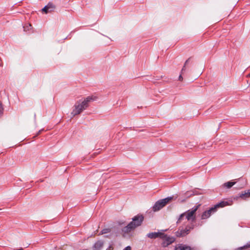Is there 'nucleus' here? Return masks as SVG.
I'll return each mask as SVG.
<instances>
[{"instance_id": "15", "label": "nucleus", "mask_w": 250, "mask_h": 250, "mask_svg": "<svg viewBox=\"0 0 250 250\" xmlns=\"http://www.w3.org/2000/svg\"><path fill=\"white\" fill-rule=\"evenodd\" d=\"M191 59V57H189L187 60H186V61L185 62V63H184V65L181 70V73L183 74L184 73V72L186 70V66L188 63V62H189V61Z\"/></svg>"}, {"instance_id": "8", "label": "nucleus", "mask_w": 250, "mask_h": 250, "mask_svg": "<svg viewBox=\"0 0 250 250\" xmlns=\"http://www.w3.org/2000/svg\"><path fill=\"white\" fill-rule=\"evenodd\" d=\"M239 198H240L243 200H246L248 198H250V189L239 193L234 198V199H237Z\"/></svg>"}, {"instance_id": "17", "label": "nucleus", "mask_w": 250, "mask_h": 250, "mask_svg": "<svg viewBox=\"0 0 250 250\" xmlns=\"http://www.w3.org/2000/svg\"><path fill=\"white\" fill-rule=\"evenodd\" d=\"M111 231V229L107 228V229H103L100 232V234H104L109 233Z\"/></svg>"}, {"instance_id": "10", "label": "nucleus", "mask_w": 250, "mask_h": 250, "mask_svg": "<svg viewBox=\"0 0 250 250\" xmlns=\"http://www.w3.org/2000/svg\"><path fill=\"white\" fill-rule=\"evenodd\" d=\"M104 242L103 240L97 241L93 247V250H101L103 247Z\"/></svg>"}, {"instance_id": "6", "label": "nucleus", "mask_w": 250, "mask_h": 250, "mask_svg": "<svg viewBox=\"0 0 250 250\" xmlns=\"http://www.w3.org/2000/svg\"><path fill=\"white\" fill-rule=\"evenodd\" d=\"M161 238L163 239L162 244L164 247H167L175 241V238L174 237L167 236L165 233L162 235Z\"/></svg>"}, {"instance_id": "20", "label": "nucleus", "mask_w": 250, "mask_h": 250, "mask_svg": "<svg viewBox=\"0 0 250 250\" xmlns=\"http://www.w3.org/2000/svg\"><path fill=\"white\" fill-rule=\"evenodd\" d=\"M124 250H131V247L130 246H127L125 247Z\"/></svg>"}, {"instance_id": "9", "label": "nucleus", "mask_w": 250, "mask_h": 250, "mask_svg": "<svg viewBox=\"0 0 250 250\" xmlns=\"http://www.w3.org/2000/svg\"><path fill=\"white\" fill-rule=\"evenodd\" d=\"M55 5L52 3L49 2L47 5H45L42 9V11L47 14L48 13L53 11L55 9Z\"/></svg>"}, {"instance_id": "23", "label": "nucleus", "mask_w": 250, "mask_h": 250, "mask_svg": "<svg viewBox=\"0 0 250 250\" xmlns=\"http://www.w3.org/2000/svg\"><path fill=\"white\" fill-rule=\"evenodd\" d=\"M43 130V129H41V130H40L38 131V133H37V135H39V134H40V133H41Z\"/></svg>"}, {"instance_id": "22", "label": "nucleus", "mask_w": 250, "mask_h": 250, "mask_svg": "<svg viewBox=\"0 0 250 250\" xmlns=\"http://www.w3.org/2000/svg\"><path fill=\"white\" fill-rule=\"evenodd\" d=\"M183 80V77L182 76V74H180L179 77V81H182Z\"/></svg>"}, {"instance_id": "14", "label": "nucleus", "mask_w": 250, "mask_h": 250, "mask_svg": "<svg viewBox=\"0 0 250 250\" xmlns=\"http://www.w3.org/2000/svg\"><path fill=\"white\" fill-rule=\"evenodd\" d=\"M236 182L234 181H229L226 183H225L223 185L222 187L227 188H231L233 186H234L236 184Z\"/></svg>"}, {"instance_id": "18", "label": "nucleus", "mask_w": 250, "mask_h": 250, "mask_svg": "<svg viewBox=\"0 0 250 250\" xmlns=\"http://www.w3.org/2000/svg\"><path fill=\"white\" fill-rule=\"evenodd\" d=\"M238 181L242 183V185L240 188H242L247 185V181L245 179H239Z\"/></svg>"}, {"instance_id": "1", "label": "nucleus", "mask_w": 250, "mask_h": 250, "mask_svg": "<svg viewBox=\"0 0 250 250\" xmlns=\"http://www.w3.org/2000/svg\"><path fill=\"white\" fill-rule=\"evenodd\" d=\"M131 222L122 229V231L124 233H128L136 228L140 226L144 220V216L143 214H138L134 216Z\"/></svg>"}, {"instance_id": "3", "label": "nucleus", "mask_w": 250, "mask_h": 250, "mask_svg": "<svg viewBox=\"0 0 250 250\" xmlns=\"http://www.w3.org/2000/svg\"><path fill=\"white\" fill-rule=\"evenodd\" d=\"M174 199V196H170L157 201L152 207L153 211L156 212L160 210Z\"/></svg>"}, {"instance_id": "7", "label": "nucleus", "mask_w": 250, "mask_h": 250, "mask_svg": "<svg viewBox=\"0 0 250 250\" xmlns=\"http://www.w3.org/2000/svg\"><path fill=\"white\" fill-rule=\"evenodd\" d=\"M216 211V209H215L214 207L210 208L209 209L203 212L201 217V219L204 220L208 218L212 214H214Z\"/></svg>"}, {"instance_id": "13", "label": "nucleus", "mask_w": 250, "mask_h": 250, "mask_svg": "<svg viewBox=\"0 0 250 250\" xmlns=\"http://www.w3.org/2000/svg\"><path fill=\"white\" fill-rule=\"evenodd\" d=\"M229 205V203L227 201H221V202L216 204L213 207L215 208V209H216V211L217 210V209L219 208H223L224 207H225L226 206H227Z\"/></svg>"}, {"instance_id": "12", "label": "nucleus", "mask_w": 250, "mask_h": 250, "mask_svg": "<svg viewBox=\"0 0 250 250\" xmlns=\"http://www.w3.org/2000/svg\"><path fill=\"white\" fill-rule=\"evenodd\" d=\"M23 30L24 32H28V33L33 32L32 26L30 23H26L23 26Z\"/></svg>"}, {"instance_id": "24", "label": "nucleus", "mask_w": 250, "mask_h": 250, "mask_svg": "<svg viewBox=\"0 0 250 250\" xmlns=\"http://www.w3.org/2000/svg\"><path fill=\"white\" fill-rule=\"evenodd\" d=\"M249 75H250V74Z\"/></svg>"}, {"instance_id": "19", "label": "nucleus", "mask_w": 250, "mask_h": 250, "mask_svg": "<svg viewBox=\"0 0 250 250\" xmlns=\"http://www.w3.org/2000/svg\"><path fill=\"white\" fill-rule=\"evenodd\" d=\"M185 216H186V213H185V212H184V213H182V214L179 216V218H178V221H177V223H179L181 221V220H182V219H183V218L184 217H185Z\"/></svg>"}, {"instance_id": "11", "label": "nucleus", "mask_w": 250, "mask_h": 250, "mask_svg": "<svg viewBox=\"0 0 250 250\" xmlns=\"http://www.w3.org/2000/svg\"><path fill=\"white\" fill-rule=\"evenodd\" d=\"M162 235H163V233L154 232L148 233L147 236L151 239H155L158 237L161 238Z\"/></svg>"}, {"instance_id": "2", "label": "nucleus", "mask_w": 250, "mask_h": 250, "mask_svg": "<svg viewBox=\"0 0 250 250\" xmlns=\"http://www.w3.org/2000/svg\"><path fill=\"white\" fill-rule=\"evenodd\" d=\"M94 100V99L92 96H88L82 102H80V101L77 102L74 105V108L71 115L74 117L76 115L81 114L88 106L89 103Z\"/></svg>"}, {"instance_id": "4", "label": "nucleus", "mask_w": 250, "mask_h": 250, "mask_svg": "<svg viewBox=\"0 0 250 250\" xmlns=\"http://www.w3.org/2000/svg\"><path fill=\"white\" fill-rule=\"evenodd\" d=\"M194 225L192 224L187 225L185 228L180 227L178 230L175 232V235L177 237H182L188 235L191 230L194 229Z\"/></svg>"}, {"instance_id": "5", "label": "nucleus", "mask_w": 250, "mask_h": 250, "mask_svg": "<svg viewBox=\"0 0 250 250\" xmlns=\"http://www.w3.org/2000/svg\"><path fill=\"white\" fill-rule=\"evenodd\" d=\"M201 206V204L195 206L191 209L186 211V218L188 221H191L192 222H195L196 220V212Z\"/></svg>"}, {"instance_id": "16", "label": "nucleus", "mask_w": 250, "mask_h": 250, "mask_svg": "<svg viewBox=\"0 0 250 250\" xmlns=\"http://www.w3.org/2000/svg\"><path fill=\"white\" fill-rule=\"evenodd\" d=\"M250 248V242L248 243L246 245L238 248V250H247V249Z\"/></svg>"}, {"instance_id": "21", "label": "nucleus", "mask_w": 250, "mask_h": 250, "mask_svg": "<svg viewBox=\"0 0 250 250\" xmlns=\"http://www.w3.org/2000/svg\"><path fill=\"white\" fill-rule=\"evenodd\" d=\"M186 196L188 197H189L190 196H191L192 195V194H189V192L188 191L186 193Z\"/></svg>"}]
</instances>
